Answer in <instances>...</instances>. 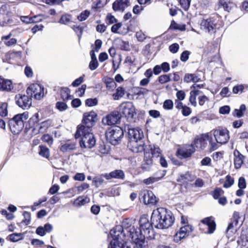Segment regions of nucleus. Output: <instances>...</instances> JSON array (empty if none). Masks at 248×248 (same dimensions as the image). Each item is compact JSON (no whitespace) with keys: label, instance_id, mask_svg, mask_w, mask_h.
Instances as JSON below:
<instances>
[{"label":"nucleus","instance_id":"1","mask_svg":"<svg viewBox=\"0 0 248 248\" xmlns=\"http://www.w3.org/2000/svg\"><path fill=\"white\" fill-rule=\"evenodd\" d=\"M174 220L171 213L164 208H159L154 210L152 216V224L147 219L140 221V232H150L152 230V224L159 229L168 228L171 226Z\"/></svg>","mask_w":248,"mask_h":248},{"label":"nucleus","instance_id":"2","mask_svg":"<svg viewBox=\"0 0 248 248\" xmlns=\"http://www.w3.org/2000/svg\"><path fill=\"white\" fill-rule=\"evenodd\" d=\"M75 136L76 138L81 137L80 145L82 148H91L95 144L96 140L91 129L86 128L84 125L78 127Z\"/></svg>","mask_w":248,"mask_h":248},{"label":"nucleus","instance_id":"3","mask_svg":"<svg viewBox=\"0 0 248 248\" xmlns=\"http://www.w3.org/2000/svg\"><path fill=\"white\" fill-rule=\"evenodd\" d=\"M29 113L27 111L15 115L9 122L11 131L14 134L19 133L24 127V122L29 118Z\"/></svg>","mask_w":248,"mask_h":248},{"label":"nucleus","instance_id":"4","mask_svg":"<svg viewBox=\"0 0 248 248\" xmlns=\"http://www.w3.org/2000/svg\"><path fill=\"white\" fill-rule=\"evenodd\" d=\"M123 136V131L119 126L109 128L106 133V137L108 140L113 144L116 145L118 143Z\"/></svg>","mask_w":248,"mask_h":248},{"label":"nucleus","instance_id":"5","mask_svg":"<svg viewBox=\"0 0 248 248\" xmlns=\"http://www.w3.org/2000/svg\"><path fill=\"white\" fill-rule=\"evenodd\" d=\"M137 229V225H132L130 219H125L123 221L121 225L115 226L113 232H138Z\"/></svg>","mask_w":248,"mask_h":248},{"label":"nucleus","instance_id":"6","mask_svg":"<svg viewBox=\"0 0 248 248\" xmlns=\"http://www.w3.org/2000/svg\"><path fill=\"white\" fill-rule=\"evenodd\" d=\"M27 93L35 99L40 100L44 96V88L38 84H32L27 89Z\"/></svg>","mask_w":248,"mask_h":248},{"label":"nucleus","instance_id":"7","mask_svg":"<svg viewBox=\"0 0 248 248\" xmlns=\"http://www.w3.org/2000/svg\"><path fill=\"white\" fill-rule=\"evenodd\" d=\"M120 112L127 119H132L136 114L135 108L130 102L122 103L120 106Z\"/></svg>","mask_w":248,"mask_h":248},{"label":"nucleus","instance_id":"8","mask_svg":"<svg viewBox=\"0 0 248 248\" xmlns=\"http://www.w3.org/2000/svg\"><path fill=\"white\" fill-rule=\"evenodd\" d=\"M213 135L217 142L220 144L226 143L230 139L229 131L226 129H216Z\"/></svg>","mask_w":248,"mask_h":248},{"label":"nucleus","instance_id":"9","mask_svg":"<svg viewBox=\"0 0 248 248\" xmlns=\"http://www.w3.org/2000/svg\"><path fill=\"white\" fill-rule=\"evenodd\" d=\"M209 140V136L208 134H202L196 138L191 145L195 150L196 149L203 150L206 147Z\"/></svg>","mask_w":248,"mask_h":248},{"label":"nucleus","instance_id":"10","mask_svg":"<svg viewBox=\"0 0 248 248\" xmlns=\"http://www.w3.org/2000/svg\"><path fill=\"white\" fill-rule=\"evenodd\" d=\"M140 199L143 200L145 204L154 205L157 202L156 198L152 191L147 190H144L140 192Z\"/></svg>","mask_w":248,"mask_h":248},{"label":"nucleus","instance_id":"11","mask_svg":"<svg viewBox=\"0 0 248 248\" xmlns=\"http://www.w3.org/2000/svg\"><path fill=\"white\" fill-rule=\"evenodd\" d=\"M120 119L119 113L117 111H114L104 117L102 122L104 125H112L117 124Z\"/></svg>","mask_w":248,"mask_h":248},{"label":"nucleus","instance_id":"12","mask_svg":"<svg viewBox=\"0 0 248 248\" xmlns=\"http://www.w3.org/2000/svg\"><path fill=\"white\" fill-rule=\"evenodd\" d=\"M216 27V24L215 21L210 18L203 19L201 23V29L204 32L210 34L215 32Z\"/></svg>","mask_w":248,"mask_h":248},{"label":"nucleus","instance_id":"13","mask_svg":"<svg viewBox=\"0 0 248 248\" xmlns=\"http://www.w3.org/2000/svg\"><path fill=\"white\" fill-rule=\"evenodd\" d=\"M15 99L16 104L23 109L30 108L31 105V98L28 95L18 94L16 95Z\"/></svg>","mask_w":248,"mask_h":248},{"label":"nucleus","instance_id":"14","mask_svg":"<svg viewBox=\"0 0 248 248\" xmlns=\"http://www.w3.org/2000/svg\"><path fill=\"white\" fill-rule=\"evenodd\" d=\"M97 117V114L93 111L86 112L83 114V122L86 128L91 127L93 125Z\"/></svg>","mask_w":248,"mask_h":248},{"label":"nucleus","instance_id":"15","mask_svg":"<svg viewBox=\"0 0 248 248\" xmlns=\"http://www.w3.org/2000/svg\"><path fill=\"white\" fill-rule=\"evenodd\" d=\"M128 134L130 140H141L144 136L142 130L139 127L129 128Z\"/></svg>","mask_w":248,"mask_h":248},{"label":"nucleus","instance_id":"16","mask_svg":"<svg viewBox=\"0 0 248 248\" xmlns=\"http://www.w3.org/2000/svg\"><path fill=\"white\" fill-rule=\"evenodd\" d=\"M14 85L11 80L5 78L0 76V91L10 92L14 89Z\"/></svg>","mask_w":248,"mask_h":248},{"label":"nucleus","instance_id":"17","mask_svg":"<svg viewBox=\"0 0 248 248\" xmlns=\"http://www.w3.org/2000/svg\"><path fill=\"white\" fill-rule=\"evenodd\" d=\"M132 241L138 248H143L146 246L145 236L143 233H130Z\"/></svg>","mask_w":248,"mask_h":248},{"label":"nucleus","instance_id":"18","mask_svg":"<svg viewBox=\"0 0 248 248\" xmlns=\"http://www.w3.org/2000/svg\"><path fill=\"white\" fill-rule=\"evenodd\" d=\"M128 146L133 152L139 153L144 150L143 143L142 140H130Z\"/></svg>","mask_w":248,"mask_h":248},{"label":"nucleus","instance_id":"19","mask_svg":"<svg viewBox=\"0 0 248 248\" xmlns=\"http://www.w3.org/2000/svg\"><path fill=\"white\" fill-rule=\"evenodd\" d=\"M233 161L235 168L236 169H239L244 164L245 156L237 150H235L233 151Z\"/></svg>","mask_w":248,"mask_h":248},{"label":"nucleus","instance_id":"20","mask_svg":"<svg viewBox=\"0 0 248 248\" xmlns=\"http://www.w3.org/2000/svg\"><path fill=\"white\" fill-rule=\"evenodd\" d=\"M130 4L129 0H116L112 5V8L115 11L124 10Z\"/></svg>","mask_w":248,"mask_h":248},{"label":"nucleus","instance_id":"21","mask_svg":"<svg viewBox=\"0 0 248 248\" xmlns=\"http://www.w3.org/2000/svg\"><path fill=\"white\" fill-rule=\"evenodd\" d=\"M201 223L208 226V232H213L216 228V224L212 217H207L201 220Z\"/></svg>","mask_w":248,"mask_h":248},{"label":"nucleus","instance_id":"22","mask_svg":"<svg viewBox=\"0 0 248 248\" xmlns=\"http://www.w3.org/2000/svg\"><path fill=\"white\" fill-rule=\"evenodd\" d=\"M104 177L107 179H110L111 178L121 179L124 178V174L122 170H116L110 172L109 173H106L103 175Z\"/></svg>","mask_w":248,"mask_h":248},{"label":"nucleus","instance_id":"23","mask_svg":"<svg viewBox=\"0 0 248 248\" xmlns=\"http://www.w3.org/2000/svg\"><path fill=\"white\" fill-rule=\"evenodd\" d=\"M195 150L192 145H187L179 151V154L184 158L190 156Z\"/></svg>","mask_w":248,"mask_h":248},{"label":"nucleus","instance_id":"24","mask_svg":"<svg viewBox=\"0 0 248 248\" xmlns=\"http://www.w3.org/2000/svg\"><path fill=\"white\" fill-rule=\"evenodd\" d=\"M160 175H157L156 176L150 177L143 180V183L148 185L152 184L155 182H157L161 179L165 175V171H160Z\"/></svg>","mask_w":248,"mask_h":248},{"label":"nucleus","instance_id":"25","mask_svg":"<svg viewBox=\"0 0 248 248\" xmlns=\"http://www.w3.org/2000/svg\"><path fill=\"white\" fill-rule=\"evenodd\" d=\"M196 178L195 175L192 174L189 172H186L185 174H182L180 175L178 181L182 183L187 182H192Z\"/></svg>","mask_w":248,"mask_h":248},{"label":"nucleus","instance_id":"26","mask_svg":"<svg viewBox=\"0 0 248 248\" xmlns=\"http://www.w3.org/2000/svg\"><path fill=\"white\" fill-rule=\"evenodd\" d=\"M122 26L121 23H118L113 25L111 28V31L112 32L118 33L120 34H125L128 32V28H124V30L121 31L120 29Z\"/></svg>","mask_w":248,"mask_h":248},{"label":"nucleus","instance_id":"27","mask_svg":"<svg viewBox=\"0 0 248 248\" xmlns=\"http://www.w3.org/2000/svg\"><path fill=\"white\" fill-rule=\"evenodd\" d=\"M110 236L112 238V240L110 242V247L109 248H116L119 247V237L125 236L124 233L118 234L117 236L114 234L110 233Z\"/></svg>","mask_w":248,"mask_h":248},{"label":"nucleus","instance_id":"28","mask_svg":"<svg viewBox=\"0 0 248 248\" xmlns=\"http://www.w3.org/2000/svg\"><path fill=\"white\" fill-rule=\"evenodd\" d=\"M200 93H202V92L199 90H193L190 91V96L189 98V101L191 103V105L194 107L197 106V102H196V97L197 96H199Z\"/></svg>","mask_w":248,"mask_h":248},{"label":"nucleus","instance_id":"29","mask_svg":"<svg viewBox=\"0 0 248 248\" xmlns=\"http://www.w3.org/2000/svg\"><path fill=\"white\" fill-rule=\"evenodd\" d=\"M12 36V34L9 33L7 35L3 36L1 37L2 40H5L4 41V44L7 46H10L13 45H15L17 43V40L16 38H12L10 39V38Z\"/></svg>","mask_w":248,"mask_h":248},{"label":"nucleus","instance_id":"30","mask_svg":"<svg viewBox=\"0 0 248 248\" xmlns=\"http://www.w3.org/2000/svg\"><path fill=\"white\" fill-rule=\"evenodd\" d=\"M76 148V144L74 142H67L62 145L60 150L63 152H69Z\"/></svg>","mask_w":248,"mask_h":248},{"label":"nucleus","instance_id":"31","mask_svg":"<svg viewBox=\"0 0 248 248\" xmlns=\"http://www.w3.org/2000/svg\"><path fill=\"white\" fill-rule=\"evenodd\" d=\"M238 219L234 217V219L229 224L227 228L226 231L233 232V231L237 232V228H238Z\"/></svg>","mask_w":248,"mask_h":248},{"label":"nucleus","instance_id":"32","mask_svg":"<svg viewBox=\"0 0 248 248\" xmlns=\"http://www.w3.org/2000/svg\"><path fill=\"white\" fill-rule=\"evenodd\" d=\"M51 121L50 120H47L46 121H44L40 124L38 132L39 133H44L45 132L48 127L51 124Z\"/></svg>","mask_w":248,"mask_h":248},{"label":"nucleus","instance_id":"33","mask_svg":"<svg viewBox=\"0 0 248 248\" xmlns=\"http://www.w3.org/2000/svg\"><path fill=\"white\" fill-rule=\"evenodd\" d=\"M237 242L242 246H248V233H241Z\"/></svg>","mask_w":248,"mask_h":248},{"label":"nucleus","instance_id":"34","mask_svg":"<svg viewBox=\"0 0 248 248\" xmlns=\"http://www.w3.org/2000/svg\"><path fill=\"white\" fill-rule=\"evenodd\" d=\"M200 78L195 74H186L185 75L184 80L187 83L192 81L193 82H197L199 81Z\"/></svg>","mask_w":248,"mask_h":248},{"label":"nucleus","instance_id":"35","mask_svg":"<svg viewBox=\"0 0 248 248\" xmlns=\"http://www.w3.org/2000/svg\"><path fill=\"white\" fill-rule=\"evenodd\" d=\"M61 97L63 100H67L71 99L70 95V90L68 88H63L61 90Z\"/></svg>","mask_w":248,"mask_h":248},{"label":"nucleus","instance_id":"36","mask_svg":"<svg viewBox=\"0 0 248 248\" xmlns=\"http://www.w3.org/2000/svg\"><path fill=\"white\" fill-rule=\"evenodd\" d=\"M90 199L87 197H79L74 202V204L78 206H82L88 203Z\"/></svg>","mask_w":248,"mask_h":248},{"label":"nucleus","instance_id":"37","mask_svg":"<svg viewBox=\"0 0 248 248\" xmlns=\"http://www.w3.org/2000/svg\"><path fill=\"white\" fill-rule=\"evenodd\" d=\"M198 103L200 106L206 105L210 101L209 98L204 94L200 93L198 97Z\"/></svg>","mask_w":248,"mask_h":248},{"label":"nucleus","instance_id":"38","mask_svg":"<svg viewBox=\"0 0 248 248\" xmlns=\"http://www.w3.org/2000/svg\"><path fill=\"white\" fill-rule=\"evenodd\" d=\"M52 230V226L50 224H46L44 227H39L36 231V232H48Z\"/></svg>","mask_w":248,"mask_h":248},{"label":"nucleus","instance_id":"39","mask_svg":"<svg viewBox=\"0 0 248 248\" xmlns=\"http://www.w3.org/2000/svg\"><path fill=\"white\" fill-rule=\"evenodd\" d=\"M39 148L40 150L39 154L44 157L48 158L50 155L49 149L46 147L42 145H40Z\"/></svg>","mask_w":248,"mask_h":248},{"label":"nucleus","instance_id":"40","mask_svg":"<svg viewBox=\"0 0 248 248\" xmlns=\"http://www.w3.org/2000/svg\"><path fill=\"white\" fill-rule=\"evenodd\" d=\"M23 233H11L8 236V239L12 242H17L23 239Z\"/></svg>","mask_w":248,"mask_h":248},{"label":"nucleus","instance_id":"41","mask_svg":"<svg viewBox=\"0 0 248 248\" xmlns=\"http://www.w3.org/2000/svg\"><path fill=\"white\" fill-rule=\"evenodd\" d=\"M124 94V90L122 87H118L116 90V92L113 94V97L114 100H118L120 98L123 96Z\"/></svg>","mask_w":248,"mask_h":248},{"label":"nucleus","instance_id":"42","mask_svg":"<svg viewBox=\"0 0 248 248\" xmlns=\"http://www.w3.org/2000/svg\"><path fill=\"white\" fill-rule=\"evenodd\" d=\"M8 104L7 103H1L0 104V116L5 117L7 115Z\"/></svg>","mask_w":248,"mask_h":248},{"label":"nucleus","instance_id":"43","mask_svg":"<svg viewBox=\"0 0 248 248\" xmlns=\"http://www.w3.org/2000/svg\"><path fill=\"white\" fill-rule=\"evenodd\" d=\"M71 21V16L68 14H65L61 16L59 23L63 24H68Z\"/></svg>","mask_w":248,"mask_h":248},{"label":"nucleus","instance_id":"44","mask_svg":"<svg viewBox=\"0 0 248 248\" xmlns=\"http://www.w3.org/2000/svg\"><path fill=\"white\" fill-rule=\"evenodd\" d=\"M246 109V106L245 105H241L239 109H235L234 112V115L236 116L237 117H241L243 116L244 112L245 111Z\"/></svg>","mask_w":248,"mask_h":248},{"label":"nucleus","instance_id":"45","mask_svg":"<svg viewBox=\"0 0 248 248\" xmlns=\"http://www.w3.org/2000/svg\"><path fill=\"white\" fill-rule=\"evenodd\" d=\"M188 235H186V233H175L173 236V241L178 243L182 240L185 239Z\"/></svg>","mask_w":248,"mask_h":248},{"label":"nucleus","instance_id":"46","mask_svg":"<svg viewBox=\"0 0 248 248\" xmlns=\"http://www.w3.org/2000/svg\"><path fill=\"white\" fill-rule=\"evenodd\" d=\"M170 28L172 29L180 30L181 31H185L186 30L185 25L178 24L173 20L171 21Z\"/></svg>","mask_w":248,"mask_h":248},{"label":"nucleus","instance_id":"47","mask_svg":"<svg viewBox=\"0 0 248 248\" xmlns=\"http://www.w3.org/2000/svg\"><path fill=\"white\" fill-rule=\"evenodd\" d=\"M171 74L163 75L159 77L158 81L161 84L166 83L170 80Z\"/></svg>","mask_w":248,"mask_h":248},{"label":"nucleus","instance_id":"48","mask_svg":"<svg viewBox=\"0 0 248 248\" xmlns=\"http://www.w3.org/2000/svg\"><path fill=\"white\" fill-rule=\"evenodd\" d=\"M193 228L191 225L186 224L180 228L179 232H190L193 231Z\"/></svg>","mask_w":248,"mask_h":248},{"label":"nucleus","instance_id":"49","mask_svg":"<svg viewBox=\"0 0 248 248\" xmlns=\"http://www.w3.org/2000/svg\"><path fill=\"white\" fill-rule=\"evenodd\" d=\"M234 183L233 178L229 175L226 177V180L224 182L223 186L225 188H228L231 186Z\"/></svg>","mask_w":248,"mask_h":248},{"label":"nucleus","instance_id":"50","mask_svg":"<svg viewBox=\"0 0 248 248\" xmlns=\"http://www.w3.org/2000/svg\"><path fill=\"white\" fill-rule=\"evenodd\" d=\"M56 107L60 111L65 110L68 108V106L65 103L61 101L57 102Z\"/></svg>","mask_w":248,"mask_h":248},{"label":"nucleus","instance_id":"51","mask_svg":"<svg viewBox=\"0 0 248 248\" xmlns=\"http://www.w3.org/2000/svg\"><path fill=\"white\" fill-rule=\"evenodd\" d=\"M123 237L121 235V237H119V247L116 248H134V247L132 246V245L130 243L128 242H124L123 243L121 241L122 237Z\"/></svg>","mask_w":248,"mask_h":248},{"label":"nucleus","instance_id":"52","mask_svg":"<svg viewBox=\"0 0 248 248\" xmlns=\"http://www.w3.org/2000/svg\"><path fill=\"white\" fill-rule=\"evenodd\" d=\"M89 15H90V12L87 10H85L84 12H82L78 16V19L80 21H83L85 20L88 18V17L89 16Z\"/></svg>","mask_w":248,"mask_h":248},{"label":"nucleus","instance_id":"53","mask_svg":"<svg viewBox=\"0 0 248 248\" xmlns=\"http://www.w3.org/2000/svg\"><path fill=\"white\" fill-rule=\"evenodd\" d=\"M173 107V103L171 100L168 99L164 101L163 107L166 109H171Z\"/></svg>","mask_w":248,"mask_h":248},{"label":"nucleus","instance_id":"54","mask_svg":"<svg viewBox=\"0 0 248 248\" xmlns=\"http://www.w3.org/2000/svg\"><path fill=\"white\" fill-rule=\"evenodd\" d=\"M42 140L44 142H46L48 144L51 145L53 143V138L48 134H45L42 137Z\"/></svg>","mask_w":248,"mask_h":248},{"label":"nucleus","instance_id":"55","mask_svg":"<svg viewBox=\"0 0 248 248\" xmlns=\"http://www.w3.org/2000/svg\"><path fill=\"white\" fill-rule=\"evenodd\" d=\"M98 103V100L96 98H89L85 101V104L89 107H93L96 106Z\"/></svg>","mask_w":248,"mask_h":248},{"label":"nucleus","instance_id":"56","mask_svg":"<svg viewBox=\"0 0 248 248\" xmlns=\"http://www.w3.org/2000/svg\"><path fill=\"white\" fill-rule=\"evenodd\" d=\"M180 4L182 7L186 11L189 7L190 0H180Z\"/></svg>","mask_w":248,"mask_h":248},{"label":"nucleus","instance_id":"57","mask_svg":"<svg viewBox=\"0 0 248 248\" xmlns=\"http://www.w3.org/2000/svg\"><path fill=\"white\" fill-rule=\"evenodd\" d=\"M136 36L138 40L140 42L143 41L146 38V36L141 31H137L136 33Z\"/></svg>","mask_w":248,"mask_h":248},{"label":"nucleus","instance_id":"58","mask_svg":"<svg viewBox=\"0 0 248 248\" xmlns=\"http://www.w3.org/2000/svg\"><path fill=\"white\" fill-rule=\"evenodd\" d=\"M151 154L153 157H159L160 154V150L159 148L154 147L151 149Z\"/></svg>","mask_w":248,"mask_h":248},{"label":"nucleus","instance_id":"59","mask_svg":"<svg viewBox=\"0 0 248 248\" xmlns=\"http://www.w3.org/2000/svg\"><path fill=\"white\" fill-rule=\"evenodd\" d=\"M208 141H209L210 145V150L211 152L214 151V150H216L217 149V148L218 147V143H217L216 141V142L215 141L213 142L212 140V138H210V137H209V140Z\"/></svg>","mask_w":248,"mask_h":248},{"label":"nucleus","instance_id":"60","mask_svg":"<svg viewBox=\"0 0 248 248\" xmlns=\"http://www.w3.org/2000/svg\"><path fill=\"white\" fill-rule=\"evenodd\" d=\"M179 48V46L177 43H174L171 45L169 46L170 51L172 53H176Z\"/></svg>","mask_w":248,"mask_h":248},{"label":"nucleus","instance_id":"61","mask_svg":"<svg viewBox=\"0 0 248 248\" xmlns=\"http://www.w3.org/2000/svg\"><path fill=\"white\" fill-rule=\"evenodd\" d=\"M89 68L91 70H94L96 69L98 66V62L97 60H91L89 63Z\"/></svg>","mask_w":248,"mask_h":248},{"label":"nucleus","instance_id":"62","mask_svg":"<svg viewBox=\"0 0 248 248\" xmlns=\"http://www.w3.org/2000/svg\"><path fill=\"white\" fill-rule=\"evenodd\" d=\"M223 193V191L220 188H217L214 191L213 197L215 199H218Z\"/></svg>","mask_w":248,"mask_h":248},{"label":"nucleus","instance_id":"63","mask_svg":"<svg viewBox=\"0 0 248 248\" xmlns=\"http://www.w3.org/2000/svg\"><path fill=\"white\" fill-rule=\"evenodd\" d=\"M182 113L185 116H189L191 113V110L190 108L185 106L182 109Z\"/></svg>","mask_w":248,"mask_h":248},{"label":"nucleus","instance_id":"64","mask_svg":"<svg viewBox=\"0 0 248 248\" xmlns=\"http://www.w3.org/2000/svg\"><path fill=\"white\" fill-rule=\"evenodd\" d=\"M176 97L177 98L178 100H183L185 98L186 93L182 90L178 91L176 93Z\"/></svg>","mask_w":248,"mask_h":248}]
</instances>
